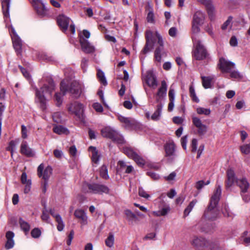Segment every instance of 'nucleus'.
Segmentation results:
<instances>
[{"label":"nucleus","instance_id":"ea45409f","mask_svg":"<svg viewBox=\"0 0 250 250\" xmlns=\"http://www.w3.org/2000/svg\"><path fill=\"white\" fill-rule=\"evenodd\" d=\"M124 152L125 154L129 158L133 159L136 155V153L134 152L132 149L129 147H125L124 148Z\"/></svg>","mask_w":250,"mask_h":250},{"label":"nucleus","instance_id":"49530a36","mask_svg":"<svg viewBox=\"0 0 250 250\" xmlns=\"http://www.w3.org/2000/svg\"><path fill=\"white\" fill-rule=\"evenodd\" d=\"M189 93L192 100L196 103H198L199 100L196 95L194 88L192 86H190L189 87Z\"/></svg>","mask_w":250,"mask_h":250},{"label":"nucleus","instance_id":"a19ab883","mask_svg":"<svg viewBox=\"0 0 250 250\" xmlns=\"http://www.w3.org/2000/svg\"><path fill=\"white\" fill-rule=\"evenodd\" d=\"M114 235L112 233H109V236L106 239L105 243L106 246L111 248L114 245Z\"/></svg>","mask_w":250,"mask_h":250},{"label":"nucleus","instance_id":"20e7f679","mask_svg":"<svg viewBox=\"0 0 250 250\" xmlns=\"http://www.w3.org/2000/svg\"><path fill=\"white\" fill-rule=\"evenodd\" d=\"M194 49L192 51V56L196 60H203L206 59L208 54L207 49L201 42L192 37Z\"/></svg>","mask_w":250,"mask_h":250},{"label":"nucleus","instance_id":"c756f323","mask_svg":"<svg viewBox=\"0 0 250 250\" xmlns=\"http://www.w3.org/2000/svg\"><path fill=\"white\" fill-rule=\"evenodd\" d=\"M199 2L205 4L207 6V9L209 16L213 14L214 8L212 5L210 3V0H197Z\"/></svg>","mask_w":250,"mask_h":250},{"label":"nucleus","instance_id":"0e129e2a","mask_svg":"<svg viewBox=\"0 0 250 250\" xmlns=\"http://www.w3.org/2000/svg\"><path fill=\"white\" fill-rule=\"evenodd\" d=\"M177 33V29L176 27H172L170 28L168 31V34L172 37H175Z\"/></svg>","mask_w":250,"mask_h":250},{"label":"nucleus","instance_id":"052dcab7","mask_svg":"<svg viewBox=\"0 0 250 250\" xmlns=\"http://www.w3.org/2000/svg\"><path fill=\"white\" fill-rule=\"evenodd\" d=\"M230 73V76L231 78L234 79H241L242 78V76L240 74L236 71H233L229 72Z\"/></svg>","mask_w":250,"mask_h":250},{"label":"nucleus","instance_id":"69168bd1","mask_svg":"<svg viewBox=\"0 0 250 250\" xmlns=\"http://www.w3.org/2000/svg\"><path fill=\"white\" fill-rule=\"evenodd\" d=\"M156 236V233L151 232L146 234L144 238V240H152Z\"/></svg>","mask_w":250,"mask_h":250},{"label":"nucleus","instance_id":"bf43d9fd","mask_svg":"<svg viewBox=\"0 0 250 250\" xmlns=\"http://www.w3.org/2000/svg\"><path fill=\"white\" fill-rule=\"evenodd\" d=\"M232 20V17L230 16L228 18V20L223 23L222 26V29L225 30L227 28L229 25L230 24Z\"/></svg>","mask_w":250,"mask_h":250},{"label":"nucleus","instance_id":"aec40b11","mask_svg":"<svg viewBox=\"0 0 250 250\" xmlns=\"http://www.w3.org/2000/svg\"><path fill=\"white\" fill-rule=\"evenodd\" d=\"M80 42L82 49L84 53H91L94 51V47L91 45L86 40L84 39H81Z\"/></svg>","mask_w":250,"mask_h":250},{"label":"nucleus","instance_id":"1a4fd4ad","mask_svg":"<svg viewBox=\"0 0 250 250\" xmlns=\"http://www.w3.org/2000/svg\"><path fill=\"white\" fill-rule=\"evenodd\" d=\"M155 35L158 40L157 43L159 46L156 48L155 51L154 56L155 60L157 62H160L161 61V52L164 50V42L162 36L158 32H155Z\"/></svg>","mask_w":250,"mask_h":250},{"label":"nucleus","instance_id":"09e8293b","mask_svg":"<svg viewBox=\"0 0 250 250\" xmlns=\"http://www.w3.org/2000/svg\"><path fill=\"white\" fill-rule=\"evenodd\" d=\"M248 231H245L243 232V235L241 237V240L243 244L245 245H249L250 244V236L246 237L248 234Z\"/></svg>","mask_w":250,"mask_h":250},{"label":"nucleus","instance_id":"a18cd8bd","mask_svg":"<svg viewBox=\"0 0 250 250\" xmlns=\"http://www.w3.org/2000/svg\"><path fill=\"white\" fill-rule=\"evenodd\" d=\"M133 159L140 166H143L145 164V160L138 154H136Z\"/></svg>","mask_w":250,"mask_h":250},{"label":"nucleus","instance_id":"79ce46f5","mask_svg":"<svg viewBox=\"0 0 250 250\" xmlns=\"http://www.w3.org/2000/svg\"><path fill=\"white\" fill-rule=\"evenodd\" d=\"M100 175L101 176L105 179L109 178V176L107 173V168L106 166L103 165L100 169Z\"/></svg>","mask_w":250,"mask_h":250},{"label":"nucleus","instance_id":"e433bc0d","mask_svg":"<svg viewBox=\"0 0 250 250\" xmlns=\"http://www.w3.org/2000/svg\"><path fill=\"white\" fill-rule=\"evenodd\" d=\"M98 78L100 82L104 86L106 85L107 82L104 76V72L99 69L97 74Z\"/></svg>","mask_w":250,"mask_h":250},{"label":"nucleus","instance_id":"bb28decb","mask_svg":"<svg viewBox=\"0 0 250 250\" xmlns=\"http://www.w3.org/2000/svg\"><path fill=\"white\" fill-rule=\"evenodd\" d=\"M14 236V233L11 231H7L6 233V237L7 242L5 244V248L7 249H10L13 247L14 245V242L13 239Z\"/></svg>","mask_w":250,"mask_h":250},{"label":"nucleus","instance_id":"f704fd0d","mask_svg":"<svg viewBox=\"0 0 250 250\" xmlns=\"http://www.w3.org/2000/svg\"><path fill=\"white\" fill-rule=\"evenodd\" d=\"M53 131L59 135L62 134H67L69 133L68 130L62 125H58L54 127Z\"/></svg>","mask_w":250,"mask_h":250},{"label":"nucleus","instance_id":"412c9836","mask_svg":"<svg viewBox=\"0 0 250 250\" xmlns=\"http://www.w3.org/2000/svg\"><path fill=\"white\" fill-rule=\"evenodd\" d=\"M208 242L202 237H194L191 241V244L197 248L208 247Z\"/></svg>","mask_w":250,"mask_h":250},{"label":"nucleus","instance_id":"f8f14e48","mask_svg":"<svg viewBox=\"0 0 250 250\" xmlns=\"http://www.w3.org/2000/svg\"><path fill=\"white\" fill-rule=\"evenodd\" d=\"M218 65L223 72H229L234 67L235 64L222 58L220 59Z\"/></svg>","mask_w":250,"mask_h":250},{"label":"nucleus","instance_id":"9d476101","mask_svg":"<svg viewBox=\"0 0 250 250\" xmlns=\"http://www.w3.org/2000/svg\"><path fill=\"white\" fill-rule=\"evenodd\" d=\"M32 3L38 15L41 17L46 15L47 10L41 0H32Z\"/></svg>","mask_w":250,"mask_h":250},{"label":"nucleus","instance_id":"2f4dec72","mask_svg":"<svg viewBox=\"0 0 250 250\" xmlns=\"http://www.w3.org/2000/svg\"><path fill=\"white\" fill-rule=\"evenodd\" d=\"M197 203V200L195 199L191 201L188 207L185 209L184 211V216L185 217L188 215L189 213L191 211L193 208Z\"/></svg>","mask_w":250,"mask_h":250},{"label":"nucleus","instance_id":"7c9ffc66","mask_svg":"<svg viewBox=\"0 0 250 250\" xmlns=\"http://www.w3.org/2000/svg\"><path fill=\"white\" fill-rule=\"evenodd\" d=\"M162 108L163 105L161 104H159L157 105L156 110L151 116V120L153 121H158L159 120Z\"/></svg>","mask_w":250,"mask_h":250},{"label":"nucleus","instance_id":"13d9d810","mask_svg":"<svg viewBox=\"0 0 250 250\" xmlns=\"http://www.w3.org/2000/svg\"><path fill=\"white\" fill-rule=\"evenodd\" d=\"M93 107L97 112H102L103 111V108L99 103H95L93 104Z\"/></svg>","mask_w":250,"mask_h":250},{"label":"nucleus","instance_id":"39448f33","mask_svg":"<svg viewBox=\"0 0 250 250\" xmlns=\"http://www.w3.org/2000/svg\"><path fill=\"white\" fill-rule=\"evenodd\" d=\"M83 190L85 193L102 194L108 193L109 189L107 186L102 184L84 183L83 186Z\"/></svg>","mask_w":250,"mask_h":250},{"label":"nucleus","instance_id":"dca6fc26","mask_svg":"<svg viewBox=\"0 0 250 250\" xmlns=\"http://www.w3.org/2000/svg\"><path fill=\"white\" fill-rule=\"evenodd\" d=\"M146 82L150 87L155 89L158 85L157 78L151 71H147L146 76Z\"/></svg>","mask_w":250,"mask_h":250},{"label":"nucleus","instance_id":"5fc2aeb1","mask_svg":"<svg viewBox=\"0 0 250 250\" xmlns=\"http://www.w3.org/2000/svg\"><path fill=\"white\" fill-rule=\"evenodd\" d=\"M126 165L125 163L122 161H119L118 163V168L117 169V172H119L123 170L124 169H125L126 167Z\"/></svg>","mask_w":250,"mask_h":250},{"label":"nucleus","instance_id":"9b49d317","mask_svg":"<svg viewBox=\"0 0 250 250\" xmlns=\"http://www.w3.org/2000/svg\"><path fill=\"white\" fill-rule=\"evenodd\" d=\"M68 111L72 114H74L79 118L83 112V107L82 104L78 102H74L70 104L68 107Z\"/></svg>","mask_w":250,"mask_h":250},{"label":"nucleus","instance_id":"4d7b16f0","mask_svg":"<svg viewBox=\"0 0 250 250\" xmlns=\"http://www.w3.org/2000/svg\"><path fill=\"white\" fill-rule=\"evenodd\" d=\"M176 176V173L175 171H173L170 173L167 176L165 177V179L167 181L170 182L174 180Z\"/></svg>","mask_w":250,"mask_h":250},{"label":"nucleus","instance_id":"f3484780","mask_svg":"<svg viewBox=\"0 0 250 250\" xmlns=\"http://www.w3.org/2000/svg\"><path fill=\"white\" fill-rule=\"evenodd\" d=\"M167 84L165 81L161 82V85L158 89L156 94V101L159 102L160 100L163 99L166 96L167 91Z\"/></svg>","mask_w":250,"mask_h":250},{"label":"nucleus","instance_id":"c9c22d12","mask_svg":"<svg viewBox=\"0 0 250 250\" xmlns=\"http://www.w3.org/2000/svg\"><path fill=\"white\" fill-rule=\"evenodd\" d=\"M52 169L51 167L48 166L44 170L42 177L44 181H47L52 174Z\"/></svg>","mask_w":250,"mask_h":250},{"label":"nucleus","instance_id":"338daca9","mask_svg":"<svg viewBox=\"0 0 250 250\" xmlns=\"http://www.w3.org/2000/svg\"><path fill=\"white\" fill-rule=\"evenodd\" d=\"M88 60L86 58H83L82 60L81 66L84 71L86 70L87 66Z\"/></svg>","mask_w":250,"mask_h":250},{"label":"nucleus","instance_id":"4be33fe9","mask_svg":"<svg viewBox=\"0 0 250 250\" xmlns=\"http://www.w3.org/2000/svg\"><path fill=\"white\" fill-rule=\"evenodd\" d=\"M75 216L80 220L81 224L86 225L87 224V217L84 210L81 209H77L74 212Z\"/></svg>","mask_w":250,"mask_h":250},{"label":"nucleus","instance_id":"58836bf2","mask_svg":"<svg viewBox=\"0 0 250 250\" xmlns=\"http://www.w3.org/2000/svg\"><path fill=\"white\" fill-rule=\"evenodd\" d=\"M55 219L56 222L58 223L57 229L59 231H62L63 230L64 228V224L62 219V217L60 215H56L55 216Z\"/></svg>","mask_w":250,"mask_h":250},{"label":"nucleus","instance_id":"0eeeda50","mask_svg":"<svg viewBox=\"0 0 250 250\" xmlns=\"http://www.w3.org/2000/svg\"><path fill=\"white\" fill-rule=\"evenodd\" d=\"M145 38L146 42L142 52L144 54H146L149 51L153 48L155 40L154 38L153 32L149 30H146L145 34Z\"/></svg>","mask_w":250,"mask_h":250},{"label":"nucleus","instance_id":"ddd939ff","mask_svg":"<svg viewBox=\"0 0 250 250\" xmlns=\"http://www.w3.org/2000/svg\"><path fill=\"white\" fill-rule=\"evenodd\" d=\"M118 118L122 123L124 124V126L127 129H133L137 124V122L135 120L130 118L119 115Z\"/></svg>","mask_w":250,"mask_h":250},{"label":"nucleus","instance_id":"5701e85b","mask_svg":"<svg viewBox=\"0 0 250 250\" xmlns=\"http://www.w3.org/2000/svg\"><path fill=\"white\" fill-rule=\"evenodd\" d=\"M205 19V13L200 10H197L193 15L192 21L199 24H203Z\"/></svg>","mask_w":250,"mask_h":250},{"label":"nucleus","instance_id":"f03ea898","mask_svg":"<svg viewBox=\"0 0 250 250\" xmlns=\"http://www.w3.org/2000/svg\"><path fill=\"white\" fill-rule=\"evenodd\" d=\"M55 89V84L52 80H50L48 82V84H45L41 88V90L40 91L38 89L36 90V101L40 104V108L42 111H44L46 109V100L44 96L42 94L43 93H48L51 95L52 92Z\"/></svg>","mask_w":250,"mask_h":250},{"label":"nucleus","instance_id":"a878e982","mask_svg":"<svg viewBox=\"0 0 250 250\" xmlns=\"http://www.w3.org/2000/svg\"><path fill=\"white\" fill-rule=\"evenodd\" d=\"M21 182L22 184L25 185L24 192L28 193L30 190L31 182V180L27 179V175L25 172H23L21 174Z\"/></svg>","mask_w":250,"mask_h":250},{"label":"nucleus","instance_id":"423d86ee","mask_svg":"<svg viewBox=\"0 0 250 250\" xmlns=\"http://www.w3.org/2000/svg\"><path fill=\"white\" fill-rule=\"evenodd\" d=\"M101 132L104 137L109 138L117 144H123L124 142L123 137L109 127L104 128Z\"/></svg>","mask_w":250,"mask_h":250},{"label":"nucleus","instance_id":"72a5a7b5","mask_svg":"<svg viewBox=\"0 0 250 250\" xmlns=\"http://www.w3.org/2000/svg\"><path fill=\"white\" fill-rule=\"evenodd\" d=\"M202 80V84L205 88H208L211 87V82L213 79V77L208 76L201 77Z\"/></svg>","mask_w":250,"mask_h":250},{"label":"nucleus","instance_id":"8fccbe9b","mask_svg":"<svg viewBox=\"0 0 250 250\" xmlns=\"http://www.w3.org/2000/svg\"><path fill=\"white\" fill-rule=\"evenodd\" d=\"M222 213L225 217H232V213L229 211V207L226 205H225L222 208Z\"/></svg>","mask_w":250,"mask_h":250},{"label":"nucleus","instance_id":"774afa93","mask_svg":"<svg viewBox=\"0 0 250 250\" xmlns=\"http://www.w3.org/2000/svg\"><path fill=\"white\" fill-rule=\"evenodd\" d=\"M77 149L75 146H71L69 149L70 154L72 156H75L77 153Z\"/></svg>","mask_w":250,"mask_h":250},{"label":"nucleus","instance_id":"7ed1b4c3","mask_svg":"<svg viewBox=\"0 0 250 250\" xmlns=\"http://www.w3.org/2000/svg\"><path fill=\"white\" fill-rule=\"evenodd\" d=\"M60 89L63 95L67 92H69L75 98H78L81 93V85L79 83L76 81L72 82L69 86L67 81L63 80L60 84Z\"/></svg>","mask_w":250,"mask_h":250},{"label":"nucleus","instance_id":"a211bd4d","mask_svg":"<svg viewBox=\"0 0 250 250\" xmlns=\"http://www.w3.org/2000/svg\"><path fill=\"white\" fill-rule=\"evenodd\" d=\"M21 153L27 157H33L35 156V153L32 149L30 148L26 142H22L21 146Z\"/></svg>","mask_w":250,"mask_h":250},{"label":"nucleus","instance_id":"c03bdc74","mask_svg":"<svg viewBox=\"0 0 250 250\" xmlns=\"http://www.w3.org/2000/svg\"><path fill=\"white\" fill-rule=\"evenodd\" d=\"M240 149L242 153L244 154H249L250 153V143L240 146Z\"/></svg>","mask_w":250,"mask_h":250},{"label":"nucleus","instance_id":"4468645a","mask_svg":"<svg viewBox=\"0 0 250 250\" xmlns=\"http://www.w3.org/2000/svg\"><path fill=\"white\" fill-rule=\"evenodd\" d=\"M193 124L198 128V133L199 135H204L207 131V126L202 124L201 120L196 117H193L192 118Z\"/></svg>","mask_w":250,"mask_h":250},{"label":"nucleus","instance_id":"2eb2a0df","mask_svg":"<svg viewBox=\"0 0 250 250\" xmlns=\"http://www.w3.org/2000/svg\"><path fill=\"white\" fill-rule=\"evenodd\" d=\"M227 180L225 182V185L227 188H229L232 187L234 182L236 183L238 180L236 179L235 173L231 168H229L227 171Z\"/></svg>","mask_w":250,"mask_h":250},{"label":"nucleus","instance_id":"37998d69","mask_svg":"<svg viewBox=\"0 0 250 250\" xmlns=\"http://www.w3.org/2000/svg\"><path fill=\"white\" fill-rule=\"evenodd\" d=\"M63 93L62 94L61 93H56L54 96V100L56 102V104L57 106H60L62 102V97L64 96Z\"/></svg>","mask_w":250,"mask_h":250},{"label":"nucleus","instance_id":"473e14b6","mask_svg":"<svg viewBox=\"0 0 250 250\" xmlns=\"http://www.w3.org/2000/svg\"><path fill=\"white\" fill-rule=\"evenodd\" d=\"M19 222L21 229L25 232V234H27L30 229L29 224L22 218H20Z\"/></svg>","mask_w":250,"mask_h":250},{"label":"nucleus","instance_id":"6e6552de","mask_svg":"<svg viewBox=\"0 0 250 250\" xmlns=\"http://www.w3.org/2000/svg\"><path fill=\"white\" fill-rule=\"evenodd\" d=\"M165 156L168 162H172L175 157V145L173 142L167 143L165 146Z\"/></svg>","mask_w":250,"mask_h":250},{"label":"nucleus","instance_id":"4c0bfd02","mask_svg":"<svg viewBox=\"0 0 250 250\" xmlns=\"http://www.w3.org/2000/svg\"><path fill=\"white\" fill-rule=\"evenodd\" d=\"M125 213L126 216V219L129 221L132 222L137 220L136 215L130 210L127 209L125 211Z\"/></svg>","mask_w":250,"mask_h":250},{"label":"nucleus","instance_id":"3c124183","mask_svg":"<svg viewBox=\"0 0 250 250\" xmlns=\"http://www.w3.org/2000/svg\"><path fill=\"white\" fill-rule=\"evenodd\" d=\"M202 24H199L197 23H195L194 22L192 21V32L193 34H197L199 33L200 31V26Z\"/></svg>","mask_w":250,"mask_h":250},{"label":"nucleus","instance_id":"b1692460","mask_svg":"<svg viewBox=\"0 0 250 250\" xmlns=\"http://www.w3.org/2000/svg\"><path fill=\"white\" fill-rule=\"evenodd\" d=\"M236 184L240 188L241 193H245L248 192L250 185L245 178L237 180Z\"/></svg>","mask_w":250,"mask_h":250},{"label":"nucleus","instance_id":"f257e3e1","mask_svg":"<svg viewBox=\"0 0 250 250\" xmlns=\"http://www.w3.org/2000/svg\"><path fill=\"white\" fill-rule=\"evenodd\" d=\"M221 194V187L219 186L211 196L208 208L204 213L205 217L208 220H214L217 218L218 213L215 208L220 200Z\"/></svg>","mask_w":250,"mask_h":250},{"label":"nucleus","instance_id":"603ef678","mask_svg":"<svg viewBox=\"0 0 250 250\" xmlns=\"http://www.w3.org/2000/svg\"><path fill=\"white\" fill-rule=\"evenodd\" d=\"M138 194L140 196L146 199L150 197V195L142 187L139 188Z\"/></svg>","mask_w":250,"mask_h":250},{"label":"nucleus","instance_id":"de8ad7c7","mask_svg":"<svg viewBox=\"0 0 250 250\" xmlns=\"http://www.w3.org/2000/svg\"><path fill=\"white\" fill-rule=\"evenodd\" d=\"M197 112L199 114H204L208 115L210 113V110L208 108H205L203 107H199L197 108Z\"/></svg>","mask_w":250,"mask_h":250},{"label":"nucleus","instance_id":"864d4df0","mask_svg":"<svg viewBox=\"0 0 250 250\" xmlns=\"http://www.w3.org/2000/svg\"><path fill=\"white\" fill-rule=\"evenodd\" d=\"M31 234L32 237L37 238L40 236L41 234V231L38 228H35L32 230Z\"/></svg>","mask_w":250,"mask_h":250},{"label":"nucleus","instance_id":"6ab92c4d","mask_svg":"<svg viewBox=\"0 0 250 250\" xmlns=\"http://www.w3.org/2000/svg\"><path fill=\"white\" fill-rule=\"evenodd\" d=\"M70 19L63 15H59L57 17V22L59 26L63 30L66 31L69 25Z\"/></svg>","mask_w":250,"mask_h":250},{"label":"nucleus","instance_id":"c85d7f7f","mask_svg":"<svg viewBox=\"0 0 250 250\" xmlns=\"http://www.w3.org/2000/svg\"><path fill=\"white\" fill-rule=\"evenodd\" d=\"M89 150L91 152V159L93 162L97 163L99 160L100 155H99L98 151L95 147L90 146L88 148Z\"/></svg>","mask_w":250,"mask_h":250},{"label":"nucleus","instance_id":"393cba45","mask_svg":"<svg viewBox=\"0 0 250 250\" xmlns=\"http://www.w3.org/2000/svg\"><path fill=\"white\" fill-rule=\"evenodd\" d=\"M13 44L17 55H21V53L22 42L19 37L15 36L13 38Z\"/></svg>","mask_w":250,"mask_h":250},{"label":"nucleus","instance_id":"680f3d73","mask_svg":"<svg viewBox=\"0 0 250 250\" xmlns=\"http://www.w3.org/2000/svg\"><path fill=\"white\" fill-rule=\"evenodd\" d=\"M147 175L150 176L152 179L154 180H157L159 179L160 177L158 174L155 172L148 171L147 172Z\"/></svg>","mask_w":250,"mask_h":250},{"label":"nucleus","instance_id":"cd10ccee","mask_svg":"<svg viewBox=\"0 0 250 250\" xmlns=\"http://www.w3.org/2000/svg\"><path fill=\"white\" fill-rule=\"evenodd\" d=\"M3 14L6 17H9V7L10 0H1Z\"/></svg>","mask_w":250,"mask_h":250},{"label":"nucleus","instance_id":"6e6d98bb","mask_svg":"<svg viewBox=\"0 0 250 250\" xmlns=\"http://www.w3.org/2000/svg\"><path fill=\"white\" fill-rule=\"evenodd\" d=\"M209 181H208L206 183H205L203 181H199L196 183L195 187L197 189L200 190L202 189L205 185H207L209 184Z\"/></svg>","mask_w":250,"mask_h":250},{"label":"nucleus","instance_id":"e2e57ef3","mask_svg":"<svg viewBox=\"0 0 250 250\" xmlns=\"http://www.w3.org/2000/svg\"><path fill=\"white\" fill-rule=\"evenodd\" d=\"M188 140V136L185 135L181 139V145L183 148L186 150L187 148V143Z\"/></svg>","mask_w":250,"mask_h":250}]
</instances>
